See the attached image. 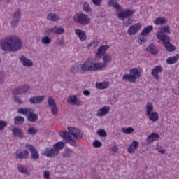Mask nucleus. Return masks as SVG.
<instances>
[{
  "label": "nucleus",
  "instance_id": "f257e3e1",
  "mask_svg": "<svg viewBox=\"0 0 179 179\" xmlns=\"http://www.w3.org/2000/svg\"><path fill=\"white\" fill-rule=\"evenodd\" d=\"M0 46L3 51L15 52L22 50L23 43L20 38L15 35H11L1 40L0 41Z\"/></svg>",
  "mask_w": 179,
  "mask_h": 179
},
{
  "label": "nucleus",
  "instance_id": "f03ea898",
  "mask_svg": "<svg viewBox=\"0 0 179 179\" xmlns=\"http://www.w3.org/2000/svg\"><path fill=\"white\" fill-rule=\"evenodd\" d=\"M17 113L18 114L27 117V120L29 121V122H36L37 120H38V115L34 113L32 108H20L17 110Z\"/></svg>",
  "mask_w": 179,
  "mask_h": 179
},
{
  "label": "nucleus",
  "instance_id": "7ed1b4c3",
  "mask_svg": "<svg viewBox=\"0 0 179 179\" xmlns=\"http://www.w3.org/2000/svg\"><path fill=\"white\" fill-rule=\"evenodd\" d=\"M67 129L69 131H59V136L67 137L73 136V138H82L83 137V134L80 131V129L75 127H68Z\"/></svg>",
  "mask_w": 179,
  "mask_h": 179
},
{
  "label": "nucleus",
  "instance_id": "20e7f679",
  "mask_svg": "<svg viewBox=\"0 0 179 179\" xmlns=\"http://www.w3.org/2000/svg\"><path fill=\"white\" fill-rule=\"evenodd\" d=\"M139 78H141V71L137 68H133L130 69L129 74L123 75L122 80L134 83L136 82V79H139Z\"/></svg>",
  "mask_w": 179,
  "mask_h": 179
},
{
  "label": "nucleus",
  "instance_id": "39448f33",
  "mask_svg": "<svg viewBox=\"0 0 179 179\" xmlns=\"http://www.w3.org/2000/svg\"><path fill=\"white\" fill-rule=\"evenodd\" d=\"M73 20L76 23L83 24L84 26H86V24H89V23H90V17L83 13H76L73 16Z\"/></svg>",
  "mask_w": 179,
  "mask_h": 179
},
{
  "label": "nucleus",
  "instance_id": "423d86ee",
  "mask_svg": "<svg viewBox=\"0 0 179 179\" xmlns=\"http://www.w3.org/2000/svg\"><path fill=\"white\" fill-rule=\"evenodd\" d=\"M165 33H167V34H171V31H170V28H169L167 26L162 27L159 31L157 32L156 36L158 40H160L161 41H164L166 39L169 40L170 36H169Z\"/></svg>",
  "mask_w": 179,
  "mask_h": 179
},
{
  "label": "nucleus",
  "instance_id": "0eeeda50",
  "mask_svg": "<svg viewBox=\"0 0 179 179\" xmlns=\"http://www.w3.org/2000/svg\"><path fill=\"white\" fill-rule=\"evenodd\" d=\"M81 72H92L94 71V62L87 60L83 64H80Z\"/></svg>",
  "mask_w": 179,
  "mask_h": 179
},
{
  "label": "nucleus",
  "instance_id": "6e6552de",
  "mask_svg": "<svg viewBox=\"0 0 179 179\" xmlns=\"http://www.w3.org/2000/svg\"><path fill=\"white\" fill-rule=\"evenodd\" d=\"M30 91V85L25 84L13 90L12 93L15 96L24 94Z\"/></svg>",
  "mask_w": 179,
  "mask_h": 179
},
{
  "label": "nucleus",
  "instance_id": "1a4fd4ad",
  "mask_svg": "<svg viewBox=\"0 0 179 179\" xmlns=\"http://www.w3.org/2000/svg\"><path fill=\"white\" fill-rule=\"evenodd\" d=\"M26 148L30 150L31 157L33 160H38L40 159V154H38V151L33 145L27 144Z\"/></svg>",
  "mask_w": 179,
  "mask_h": 179
},
{
  "label": "nucleus",
  "instance_id": "9d476101",
  "mask_svg": "<svg viewBox=\"0 0 179 179\" xmlns=\"http://www.w3.org/2000/svg\"><path fill=\"white\" fill-rule=\"evenodd\" d=\"M22 13H20V10H17L13 15V19L11 21L12 27H16L17 26V23L20 22V16Z\"/></svg>",
  "mask_w": 179,
  "mask_h": 179
},
{
  "label": "nucleus",
  "instance_id": "9b49d317",
  "mask_svg": "<svg viewBox=\"0 0 179 179\" xmlns=\"http://www.w3.org/2000/svg\"><path fill=\"white\" fill-rule=\"evenodd\" d=\"M142 27V24L141 23H136L134 25H131L127 30V34L129 36H134L136 34L137 31H139L141 30V28Z\"/></svg>",
  "mask_w": 179,
  "mask_h": 179
},
{
  "label": "nucleus",
  "instance_id": "f8f14e48",
  "mask_svg": "<svg viewBox=\"0 0 179 179\" xmlns=\"http://www.w3.org/2000/svg\"><path fill=\"white\" fill-rule=\"evenodd\" d=\"M45 156L47 157H55L59 155V151H57L55 148H47L44 152Z\"/></svg>",
  "mask_w": 179,
  "mask_h": 179
},
{
  "label": "nucleus",
  "instance_id": "ddd939ff",
  "mask_svg": "<svg viewBox=\"0 0 179 179\" xmlns=\"http://www.w3.org/2000/svg\"><path fill=\"white\" fill-rule=\"evenodd\" d=\"M163 72V67L162 66H156L152 69L151 75L153 76L154 79L159 80L160 79V76L159 73Z\"/></svg>",
  "mask_w": 179,
  "mask_h": 179
},
{
  "label": "nucleus",
  "instance_id": "4468645a",
  "mask_svg": "<svg viewBox=\"0 0 179 179\" xmlns=\"http://www.w3.org/2000/svg\"><path fill=\"white\" fill-rule=\"evenodd\" d=\"M44 99H45L44 95L32 96L29 99V103L30 104H33L34 106L41 104V103L44 101Z\"/></svg>",
  "mask_w": 179,
  "mask_h": 179
},
{
  "label": "nucleus",
  "instance_id": "2eb2a0df",
  "mask_svg": "<svg viewBox=\"0 0 179 179\" xmlns=\"http://www.w3.org/2000/svg\"><path fill=\"white\" fill-rule=\"evenodd\" d=\"M135 13V11L133 10H127L123 12H120V13L118 14V17L121 19L122 20H124V19H127L128 17H131L132 15Z\"/></svg>",
  "mask_w": 179,
  "mask_h": 179
},
{
  "label": "nucleus",
  "instance_id": "dca6fc26",
  "mask_svg": "<svg viewBox=\"0 0 179 179\" xmlns=\"http://www.w3.org/2000/svg\"><path fill=\"white\" fill-rule=\"evenodd\" d=\"M162 41L166 50L169 52H173V51L176 50V46L170 43V38H169V39H165L164 41Z\"/></svg>",
  "mask_w": 179,
  "mask_h": 179
},
{
  "label": "nucleus",
  "instance_id": "f3484780",
  "mask_svg": "<svg viewBox=\"0 0 179 179\" xmlns=\"http://www.w3.org/2000/svg\"><path fill=\"white\" fill-rule=\"evenodd\" d=\"M68 104H71V106H82V101L78 99L76 95L71 96L69 99H67Z\"/></svg>",
  "mask_w": 179,
  "mask_h": 179
},
{
  "label": "nucleus",
  "instance_id": "a211bd4d",
  "mask_svg": "<svg viewBox=\"0 0 179 179\" xmlns=\"http://www.w3.org/2000/svg\"><path fill=\"white\" fill-rule=\"evenodd\" d=\"M11 131L15 138H20L21 139H23V130H22V129L19 127H14Z\"/></svg>",
  "mask_w": 179,
  "mask_h": 179
},
{
  "label": "nucleus",
  "instance_id": "6ab92c4d",
  "mask_svg": "<svg viewBox=\"0 0 179 179\" xmlns=\"http://www.w3.org/2000/svg\"><path fill=\"white\" fill-rule=\"evenodd\" d=\"M20 61L22 64L23 66L30 67L33 66V61L27 59V57L24 56H22L20 57Z\"/></svg>",
  "mask_w": 179,
  "mask_h": 179
},
{
  "label": "nucleus",
  "instance_id": "aec40b11",
  "mask_svg": "<svg viewBox=\"0 0 179 179\" xmlns=\"http://www.w3.org/2000/svg\"><path fill=\"white\" fill-rule=\"evenodd\" d=\"M109 112H110V107L103 106L98 110L96 113V117H104V115H106V114H108Z\"/></svg>",
  "mask_w": 179,
  "mask_h": 179
},
{
  "label": "nucleus",
  "instance_id": "412c9836",
  "mask_svg": "<svg viewBox=\"0 0 179 179\" xmlns=\"http://www.w3.org/2000/svg\"><path fill=\"white\" fill-rule=\"evenodd\" d=\"M110 48L109 45H101L98 50L96 55H98L99 57H102V55H104L106 54V51Z\"/></svg>",
  "mask_w": 179,
  "mask_h": 179
},
{
  "label": "nucleus",
  "instance_id": "4be33fe9",
  "mask_svg": "<svg viewBox=\"0 0 179 179\" xmlns=\"http://www.w3.org/2000/svg\"><path fill=\"white\" fill-rule=\"evenodd\" d=\"M75 34L78 37L80 38V41H85L87 38V36H86V33L82 30V29H76Z\"/></svg>",
  "mask_w": 179,
  "mask_h": 179
},
{
  "label": "nucleus",
  "instance_id": "5701e85b",
  "mask_svg": "<svg viewBox=\"0 0 179 179\" xmlns=\"http://www.w3.org/2000/svg\"><path fill=\"white\" fill-rule=\"evenodd\" d=\"M159 138H160V135H159V134L151 133L150 135L147 137L146 143L150 144L152 142H154V141L159 139Z\"/></svg>",
  "mask_w": 179,
  "mask_h": 179
},
{
  "label": "nucleus",
  "instance_id": "b1692460",
  "mask_svg": "<svg viewBox=\"0 0 179 179\" xmlns=\"http://www.w3.org/2000/svg\"><path fill=\"white\" fill-rule=\"evenodd\" d=\"M138 146H139V142L136 141H133V142L129 146L127 151L129 153H134L136 149H138Z\"/></svg>",
  "mask_w": 179,
  "mask_h": 179
},
{
  "label": "nucleus",
  "instance_id": "393cba45",
  "mask_svg": "<svg viewBox=\"0 0 179 179\" xmlns=\"http://www.w3.org/2000/svg\"><path fill=\"white\" fill-rule=\"evenodd\" d=\"M146 51L150 54H152L153 55H157V54H159L157 48L153 43H151L148 45V47L146 48Z\"/></svg>",
  "mask_w": 179,
  "mask_h": 179
},
{
  "label": "nucleus",
  "instance_id": "a878e982",
  "mask_svg": "<svg viewBox=\"0 0 179 179\" xmlns=\"http://www.w3.org/2000/svg\"><path fill=\"white\" fill-rule=\"evenodd\" d=\"M64 138L65 139H67L68 143H69L71 146H73V148H78V143H76V141H78V138H72L71 136H68L67 137H62Z\"/></svg>",
  "mask_w": 179,
  "mask_h": 179
},
{
  "label": "nucleus",
  "instance_id": "bb28decb",
  "mask_svg": "<svg viewBox=\"0 0 179 179\" xmlns=\"http://www.w3.org/2000/svg\"><path fill=\"white\" fill-rule=\"evenodd\" d=\"M108 6H113L116 9V10H122V7L120 6V3L117 1V0H109L108 1Z\"/></svg>",
  "mask_w": 179,
  "mask_h": 179
},
{
  "label": "nucleus",
  "instance_id": "cd10ccee",
  "mask_svg": "<svg viewBox=\"0 0 179 179\" xmlns=\"http://www.w3.org/2000/svg\"><path fill=\"white\" fill-rule=\"evenodd\" d=\"M73 153H75V152H73V150H72L71 148H66L62 153V157L64 159H70V157H72Z\"/></svg>",
  "mask_w": 179,
  "mask_h": 179
},
{
  "label": "nucleus",
  "instance_id": "c85d7f7f",
  "mask_svg": "<svg viewBox=\"0 0 179 179\" xmlns=\"http://www.w3.org/2000/svg\"><path fill=\"white\" fill-rule=\"evenodd\" d=\"M16 157L17 159H28L29 157V151L24 150L21 152H16Z\"/></svg>",
  "mask_w": 179,
  "mask_h": 179
},
{
  "label": "nucleus",
  "instance_id": "c756f323",
  "mask_svg": "<svg viewBox=\"0 0 179 179\" xmlns=\"http://www.w3.org/2000/svg\"><path fill=\"white\" fill-rule=\"evenodd\" d=\"M107 68V64L106 63H94V71H103Z\"/></svg>",
  "mask_w": 179,
  "mask_h": 179
},
{
  "label": "nucleus",
  "instance_id": "7c9ffc66",
  "mask_svg": "<svg viewBox=\"0 0 179 179\" xmlns=\"http://www.w3.org/2000/svg\"><path fill=\"white\" fill-rule=\"evenodd\" d=\"M65 145H66V143L64 141H58L53 145V148L57 150V152H59V150H62V149L65 148Z\"/></svg>",
  "mask_w": 179,
  "mask_h": 179
},
{
  "label": "nucleus",
  "instance_id": "2f4dec72",
  "mask_svg": "<svg viewBox=\"0 0 179 179\" xmlns=\"http://www.w3.org/2000/svg\"><path fill=\"white\" fill-rule=\"evenodd\" d=\"M46 19L50 22H57V20H59V17L55 13H50L47 15Z\"/></svg>",
  "mask_w": 179,
  "mask_h": 179
},
{
  "label": "nucleus",
  "instance_id": "473e14b6",
  "mask_svg": "<svg viewBox=\"0 0 179 179\" xmlns=\"http://www.w3.org/2000/svg\"><path fill=\"white\" fill-rule=\"evenodd\" d=\"M69 72L73 75H76V73H78V72H80V73H82V70L80 69V64L71 66L69 69Z\"/></svg>",
  "mask_w": 179,
  "mask_h": 179
},
{
  "label": "nucleus",
  "instance_id": "72a5a7b5",
  "mask_svg": "<svg viewBox=\"0 0 179 179\" xmlns=\"http://www.w3.org/2000/svg\"><path fill=\"white\" fill-rule=\"evenodd\" d=\"M179 59V55L177 54L176 56L171 57L166 59V63L168 65H173V64H176L177 61Z\"/></svg>",
  "mask_w": 179,
  "mask_h": 179
},
{
  "label": "nucleus",
  "instance_id": "f704fd0d",
  "mask_svg": "<svg viewBox=\"0 0 179 179\" xmlns=\"http://www.w3.org/2000/svg\"><path fill=\"white\" fill-rule=\"evenodd\" d=\"M167 20L164 17H159L156 20H154L153 23L156 24V26H160L162 24H166Z\"/></svg>",
  "mask_w": 179,
  "mask_h": 179
},
{
  "label": "nucleus",
  "instance_id": "c9c22d12",
  "mask_svg": "<svg viewBox=\"0 0 179 179\" xmlns=\"http://www.w3.org/2000/svg\"><path fill=\"white\" fill-rule=\"evenodd\" d=\"M152 30H153V26L149 25L143 29L142 32L140 34V36H144L146 37V36H148V34H149Z\"/></svg>",
  "mask_w": 179,
  "mask_h": 179
},
{
  "label": "nucleus",
  "instance_id": "e433bc0d",
  "mask_svg": "<svg viewBox=\"0 0 179 179\" xmlns=\"http://www.w3.org/2000/svg\"><path fill=\"white\" fill-rule=\"evenodd\" d=\"M17 170L20 173H22V174H29V170L26 166L22 165V164H17Z\"/></svg>",
  "mask_w": 179,
  "mask_h": 179
},
{
  "label": "nucleus",
  "instance_id": "4c0bfd02",
  "mask_svg": "<svg viewBox=\"0 0 179 179\" xmlns=\"http://www.w3.org/2000/svg\"><path fill=\"white\" fill-rule=\"evenodd\" d=\"M148 117H149V120L150 121H152L153 122L157 121L159 120V114L156 112H152L150 113L149 115H147Z\"/></svg>",
  "mask_w": 179,
  "mask_h": 179
},
{
  "label": "nucleus",
  "instance_id": "58836bf2",
  "mask_svg": "<svg viewBox=\"0 0 179 179\" xmlns=\"http://www.w3.org/2000/svg\"><path fill=\"white\" fill-rule=\"evenodd\" d=\"M24 122V117L22 116H16L14 118V124L15 125H22Z\"/></svg>",
  "mask_w": 179,
  "mask_h": 179
},
{
  "label": "nucleus",
  "instance_id": "ea45409f",
  "mask_svg": "<svg viewBox=\"0 0 179 179\" xmlns=\"http://www.w3.org/2000/svg\"><path fill=\"white\" fill-rule=\"evenodd\" d=\"M108 85H110L108 82L96 83V87L100 90L107 89V87H108Z\"/></svg>",
  "mask_w": 179,
  "mask_h": 179
},
{
  "label": "nucleus",
  "instance_id": "a19ab883",
  "mask_svg": "<svg viewBox=\"0 0 179 179\" xmlns=\"http://www.w3.org/2000/svg\"><path fill=\"white\" fill-rule=\"evenodd\" d=\"M121 132H123V134H134V132H135V129L132 128V127H122L121 129Z\"/></svg>",
  "mask_w": 179,
  "mask_h": 179
},
{
  "label": "nucleus",
  "instance_id": "79ce46f5",
  "mask_svg": "<svg viewBox=\"0 0 179 179\" xmlns=\"http://www.w3.org/2000/svg\"><path fill=\"white\" fill-rule=\"evenodd\" d=\"M102 60L104 64H108V62H111V61H113V57L110 55H105L102 57Z\"/></svg>",
  "mask_w": 179,
  "mask_h": 179
},
{
  "label": "nucleus",
  "instance_id": "37998d69",
  "mask_svg": "<svg viewBox=\"0 0 179 179\" xmlns=\"http://www.w3.org/2000/svg\"><path fill=\"white\" fill-rule=\"evenodd\" d=\"M83 10L84 12L90 13L92 12V8H90V6H89V3L85 2L83 5Z\"/></svg>",
  "mask_w": 179,
  "mask_h": 179
},
{
  "label": "nucleus",
  "instance_id": "c03bdc74",
  "mask_svg": "<svg viewBox=\"0 0 179 179\" xmlns=\"http://www.w3.org/2000/svg\"><path fill=\"white\" fill-rule=\"evenodd\" d=\"M38 131V130L36 129V127H30L28 129L27 133L29 134V135H32L33 136H34V135L37 134Z\"/></svg>",
  "mask_w": 179,
  "mask_h": 179
},
{
  "label": "nucleus",
  "instance_id": "a18cd8bd",
  "mask_svg": "<svg viewBox=\"0 0 179 179\" xmlns=\"http://www.w3.org/2000/svg\"><path fill=\"white\" fill-rule=\"evenodd\" d=\"M42 44H51V38L48 36H44L41 38Z\"/></svg>",
  "mask_w": 179,
  "mask_h": 179
},
{
  "label": "nucleus",
  "instance_id": "49530a36",
  "mask_svg": "<svg viewBox=\"0 0 179 179\" xmlns=\"http://www.w3.org/2000/svg\"><path fill=\"white\" fill-rule=\"evenodd\" d=\"M147 108V113L146 115H149L152 114V111H153V104L148 103L146 106Z\"/></svg>",
  "mask_w": 179,
  "mask_h": 179
},
{
  "label": "nucleus",
  "instance_id": "de8ad7c7",
  "mask_svg": "<svg viewBox=\"0 0 179 179\" xmlns=\"http://www.w3.org/2000/svg\"><path fill=\"white\" fill-rule=\"evenodd\" d=\"M48 105L50 108L55 107V106H57V104L55 103V101H54V99H52V97H49L48 98Z\"/></svg>",
  "mask_w": 179,
  "mask_h": 179
},
{
  "label": "nucleus",
  "instance_id": "09e8293b",
  "mask_svg": "<svg viewBox=\"0 0 179 179\" xmlns=\"http://www.w3.org/2000/svg\"><path fill=\"white\" fill-rule=\"evenodd\" d=\"M97 134L101 136V138H106L107 136V133L104 129H99L97 131Z\"/></svg>",
  "mask_w": 179,
  "mask_h": 179
},
{
  "label": "nucleus",
  "instance_id": "8fccbe9b",
  "mask_svg": "<svg viewBox=\"0 0 179 179\" xmlns=\"http://www.w3.org/2000/svg\"><path fill=\"white\" fill-rule=\"evenodd\" d=\"M65 31L64 30V28L61 27H57L56 26V31H55V34H64V32Z\"/></svg>",
  "mask_w": 179,
  "mask_h": 179
},
{
  "label": "nucleus",
  "instance_id": "3c124183",
  "mask_svg": "<svg viewBox=\"0 0 179 179\" xmlns=\"http://www.w3.org/2000/svg\"><path fill=\"white\" fill-rule=\"evenodd\" d=\"M8 125L6 121L0 120V131L5 129V127Z\"/></svg>",
  "mask_w": 179,
  "mask_h": 179
},
{
  "label": "nucleus",
  "instance_id": "603ef678",
  "mask_svg": "<svg viewBox=\"0 0 179 179\" xmlns=\"http://www.w3.org/2000/svg\"><path fill=\"white\" fill-rule=\"evenodd\" d=\"M43 178L51 179V173H50V171H43Z\"/></svg>",
  "mask_w": 179,
  "mask_h": 179
},
{
  "label": "nucleus",
  "instance_id": "864d4df0",
  "mask_svg": "<svg viewBox=\"0 0 179 179\" xmlns=\"http://www.w3.org/2000/svg\"><path fill=\"white\" fill-rule=\"evenodd\" d=\"M5 82V73L3 71H0V84L2 85Z\"/></svg>",
  "mask_w": 179,
  "mask_h": 179
},
{
  "label": "nucleus",
  "instance_id": "5fc2aeb1",
  "mask_svg": "<svg viewBox=\"0 0 179 179\" xmlns=\"http://www.w3.org/2000/svg\"><path fill=\"white\" fill-rule=\"evenodd\" d=\"M14 101L15 103H17L18 104H23V101L17 96H15L13 97Z\"/></svg>",
  "mask_w": 179,
  "mask_h": 179
},
{
  "label": "nucleus",
  "instance_id": "6e6d98bb",
  "mask_svg": "<svg viewBox=\"0 0 179 179\" xmlns=\"http://www.w3.org/2000/svg\"><path fill=\"white\" fill-rule=\"evenodd\" d=\"M93 145L94 146V148H101L102 146V143L101 141H98V140H95L93 143Z\"/></svg>",
  "mask_w": 179,
  "mask_h": 179
},
{
  "label": "nucleus",
  "instance_id": "4d7b16f0",
  "mask_svg": "<svg viewBox=\"0 0 179 179\" xmlns=\"http://www.w3.org/2000/svg\"><path fill=\"white\" fill-rule=\"evenodd\" d=\"M50 108L53 115H57L58 114V108H57V106H52Z\"/></svg>",
  "mask_w": 179,
  "mask_h": 179
},
{
  "label": "nucleus",
  "instance_id": "13d9d810",
  "mask_svg": "<svg viewBox=\"0 0 179 179\" xmlns=\"http://www.w3.org/2000/svg\"><path fill=\"white\" fill-rule=\"evenodd\" d=\"M92 2L95 6H100L103 0H92Z\"/></svg>",
  "mask_w": 179,
  "mask_h": 179
},
{
  "label": "nucleus",
  "instance_id": "bf43d9fd",
  "mask_svg": "<svg viewBox=\"0 0 179 179\" xmlns=\"http://www.w3.org/2000/svg\"><path fill=\"white\" fill-rule=\"evenodd\" d=\"M132 20H131V19H129L127 22H123V26H124V27H128L129 26H131Z\"/></svg>",
  "mask_w": 179,
  "mask_h": 179
},
{
  "label": "nucleus",
  "instance_id": "052dcab7",
  "mask_svg": "<svg viewBox=\"0 0 179 179\" xmlns=\"http://www.w3.org/2000/svg\"><path fill=\"white\" fill-rule=\"evenodd\" d=\"M138 40H140L141 43L146 42V38H145V36H143L142 37H138Z\"/></svg>",
  "mask_w": 179,
  "mask_h": 179
},
{
  "label": "nucleus",
  "instance_id": "680f3d73",
  "mask_svg": "<svg viewBox=\"0 0 179 179\" xmlns=\"http://www.w3.org/2000/svg\"><path fill=\"white\" fill-rule=\"evenodd\" d=\"M111 150H113V152H117V150H118V147L117 145H113L112 148H111Z\"/></svg>",
  "mask_w": 179,
  "mask_h": 179
},
{
  "label": "nucleus",
  "instance_id": "e2e57ef3",
  "mask_svg": "<svg viewBox=\"0 0 179 179\" xmlns=\"http://www.w3.org/2000/svg\"><path fill=\"white\" fill-rule=\"evenodd\" d=\"M157 150L158 152H159V153H162V155H164V153H166V151L163 150V148H157Z\"/></svg>",
  "mask_w": 179,
  "mask_h": 179
},
{
  "label": "nucleus",
  "instance_id": "0e129e2a",
  "mask_svg": "<svg viewBox=\"0 0 179 179\" xmlns=\"http://www.w3.org/2000/svg\"><path fill=\"white\" fill-rule=\"evenodd\" d=\"M84 96H89L90 94V91L85 90L83 91Z\"/></svg>",
  "mask_w": 179,
  "mask_h": 179
},
{
  "label": "nucleus",
  "instance_id": "69168bd1",
  "mask_svg": "<svg viewBox=\"0 0 179 179\" xmlns=\"http://www.w3.org/2000/svg\"><path fill=\"white\" fill-rule=\"evenodd\" d=\"M49 31H50V33H54V34H55L56 26H55L53 28L49 29Z\"/></svg>",
  "mask_w": 179,
  "mask_h": 179
},
{
  "label": "nucleus",
  "instance_id": "338daca9",
  "mask_svg": "<svg viewBox=\"0 0 179 179\" xmlns=\"http://www.w3.org/2000/svg\"><path fill=\"white\" fill-rule=\"evenodd\" d=\"M50 34H51V32H50V29H48L44 31V35L45 36H50Z\"/></svg>",
  "mask_w": 179,
  "mask_h": 179
},
{
  "label": "nucleus",
  "instance_id": "774afa93",
  "mask_svg": "<svg viewBox=\"0 0 179 179\" xmlns=\"http://www.w3.org/2000/svg\"><path fill=\"white\" fill-rule=\"evenodd\" d=\"M58 44H59V45H64V41H59Z\"/></svg>",
  "mask_w": 179,
  "mask_h": 179
}]
</instances>
